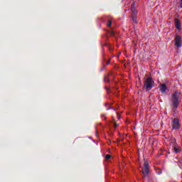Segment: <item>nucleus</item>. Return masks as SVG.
Returning a JSON list of instances; mask_svg holds the SVG:
<instances>
[{"label": "nucleus", "instance_id": "dca6fc26", "mask_svg": "<svg viewBox=\"0 0 182 182\" xmlns=\"http://www.w3.org/2000/svg\"><path fill=\"white\" fill-rule=\"evenodd\" d=\"M110 35H112V36L114 35V32L110 31Z\"/></svg>", "mask_w": 182, "mask_h": 182}, {"label": "nucleus", "instance_id": "0eeeda50", "mask_svg": "<svg viewBox=\"0 0 182 182\" xmlns=\"http://www.w3.org/2000/svg\"><path fill=\"white\" fill-rule=\"evenodd\" d=\"M175 26L178 30L181 29V23L178 18H175Z\"/></svg>", "mask_w": 182, "mask_h": 182}, {"label": "nucleus", "instance_id": "4468645a", "mask_svg": "<svg viewBox=\"0 0 182 182\" xmlns=\"http://www.w3.org/2000/svg\"><path fill=\"white\" fill-rule=\"evenodd\" d=\"M105 82H107V83H109V82H110V80L109 79V77H106L105 78Z\"/></svg>", "mask_w": 182, "mask_h": 182}, {"label": "nucleus", "instance_id": "ddd939ff", "mask_svg": "<svg viewBox=\"0 0 182 182\" xmlns=\"http://www.w3.org/2000/svg\"><path fill=\"white\" fill-rule=\"evenodd\" d=\"M112 158V156H110V154H107L105 156V160H109V159Z\"/></svg>", "mask_w": 182, "mask_h": 182}, {"label": "nucleus", "instance_id": "a211bd4d", "mask_svg": "<svg viewBox=\"0 0 182 182\" xmlns=\"http://www.w3.org/2000/svg\"><path fill=\"white\" fill-rule=\"evenodd\" d=\"M181 8H182V0H181Z\"/></svg>", "mask_w": 182, "mask_h": 182}, {"label": "nucleus", "instance_id": "f3484780", "mask_svg": "<svg viewBox=\"0 0 182 182\" xmlns=\"http://www.w3.org/2000/svg\"><path fill=\"white\" fill-rule=\"evenodd\" d=\"M107 65H110V62L109 61L107 62Z\"/></svg>", "mask_w": 182, "mask_h": 182}, {"label": "nucleus", "instance_id": "39448f33", "mask_svg": "<svg viewBox=\"0 0 182 182\" xmlns=\"http://www.w3.org/2000/svg\"><path fill=\"white\" fill-rule=\"evenodd\" d=\"M132 12L131 18L134 23H137V11L134 6L132 7Z\"/></svg>", "mask_w": 182, "mask_h": 182}, {"label": "nucleus", "instance_id": "423d86ee", "mask_svg": "<svg viewBox=\"0 0 182 182\" xmlns=\"http://www.w3.org/2000/svg\"><path fill=\"white\" fill-rule=\"evenodd\" d=\"M174 41L175 46H176V48H181V36H176Z\"/></svg>", "mask_w": 182, "mask_h": 182}, {"label": "nucleus", "instance_id": "aec40b11", "mask_svg": "<svg viewBox=\"0 0 182 182\" xmlns=\"http://www.w3.org/2000/svg\"><path fill=\"white\" fill-rule=\"evenodd\" d=\"M118 116V119H120V116L119 115H117Z\"/></svg>", "mask_w": 182, "mask_h": 182}, {"label": "nucleus", "instance_id": "6ab92c4d", "mask_svg": "<svg viewBox=\"0 0 182 182\" xmlns=\"http://www.w3.org/2000/svg\"><path fill=\"white\" fill-rule=\"evenodd\" d=\"M105 89H106V90H109V88H107V87H106Z\"/></svg>", "mask_w": 182, "mask_h": 182}, {"label": "nucleus", "instance_id": "9b49d317", "mask_svg": "<svg viewBox=\"0 0 182 182\" xmlns=\"http://www.w3.org/2000/svg\"><path fill=\"white\" fill-rule=\"evenodd\" d=\"M156 174H158V176H160V174H161V173H163V171H161V169H160L159 168H157L156 169Z\"/></svg>", "mask_w": 182, "mask_h": 182}, {"label": "nucleus", "instance_id": "9d476101", "mask_svg": "<svg viewBox=\"0 0 182 182\" xmlns=\"http://www.w3.org/2000/svg\"><path fill=\"white\" fill-rule=\"evenodd\" d=\"M171 144H173V146L177 144V139H176V138L174 137L171 138Z\"/></svg>", "mask_w": 182, "mask_h": 182}, {"label": "nucleus", "instance_id": "1a4fd4ad", "mask_svg": "<svg viewBox=\"0 0 182 182\" xmlns=\"http://www.w3.org/2000/svg\"><path fill=\"white\" fill-rule=\"evenodd\" d=\"M166 90H167V85H166V84H161L160 87V91L161 93H166Z\"/></svg>", "mask_w": 182, "mask_h": 182}, {"label": "nucleus", "instance_id": "2eb2a0df", "mask_svg": "<svg viewBox=\"0 0 182 182\" xmlns=\"http://www.w3.org/2000/svg\"><path fill=\"white\" fill-rule=\"evenodd\" d=\"M117 126H119V124H117V123H116V122H114V127H117Z\"/></svg>", "mask_w": 182, "mask_h": 182}, {"label": "nucleus", "instance_id": "20e7f679", "mask_svg": "<svg viewBox=\"0 0 182 182\" xmlns=\"http://www.w3.org/2000/svg\"><path fill=\"white\" fill-rule=\"evenodd\" d=\"M181 127V124H180V119L174 118L172 120V129L173 130H178Z\"/></svg>", "mask_w": 182, "mask_h": 182}, {"label": "nucleus", "instance_id": "f8f14e48", "mask_svg": "<svg viewBox=\"0 0 182 182\" xmlns=\"http://www.w3.org/2000/svg\"><path fill=\"white\" fill-rule=\"evenodd\" d=\"M107 26H109V27L112 26V20H108Z\"/></svg>", "mask_w": 182, "mask_h": 182}, {"label": "nucleus", "instance_id": "f257e3e1", "mask_svg": "<svg viewBox=\"0 0 182 182\" xmlns=\"http://www.w3.org/2000/svg\"><path fill=\"white\" fill-rule=\"evenodd\" d=\"M181 95V92L178 91H175L171 95V102L172 105V107L173 108V110H177L178 109V106H180V95Z\"/></svg>", "mask_w": 182, "mask_h": 182}, {"label": "nucleus", "instance_id": "7ed1b4c3", "mask_svg": "<svg viewBox=\"0 0 182 182\" xmlns=\"http://www.w3.org/2000/svg\"><path fill=\"white\" fill-rule=\"evenodd\" d=\"M141 172L143 173V177H149V173H150V167L149 166V162L144 161V167L142 168Z\"/></svg>", "mask_w": 182, "mask_h": 182}, {"label": "nucleus", "instance_id": "f03ea898", "mask_svg": "<svg viewBox=\"0 0 182 182\" xmlns=\"http://www.w3.org/2000/svg\"><path fill=\"white\" fill-rule=\"evenodd\" d=\"M144 87L148 92L150 91L151 89H153V87H154V81L153 80V78L151 77L146 78L144 83Z\"/></svg>", "mask_w": 182, "mask_h": 182}, {"label": "nucleus", "instance_id": "6e6552de", "mask_svg": "<svg viewBox=\"0 0 182 182\" xmlns=\"http://www.w3.org/2000/svg\"><path fill=\"white\" fill-rule=\"evenodd\" d=\"M173 151L174 153H180V151H181V147H180V146H178V144H176V145H173Z\"/></svg>", "mask_w": 182, "mask_h": 182}]
</instances>
